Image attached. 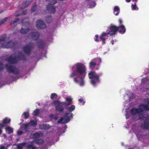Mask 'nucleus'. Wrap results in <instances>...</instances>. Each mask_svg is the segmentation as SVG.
Returning a JSON list of instances; mask_svg holds the SVG:
<instances>
[{
    "label": "nucleus",
    "mask_w": 149,
    "mask_h": 149,
    "mask_svg": "<svg viewBox=\"0 0 149 149\" xmlns=\"http://www.w3.org/2000/svg\"><path fill=\"white\" fill-rule=\"evenodd\" d=\"M72 70L73 72L70 75V78L76 76L85 75L86 74V68L84 64L78 63L72 67Z\"/></svg>",
    "instance_id": "1"
},
{
    "label": "nucleus",
    "mask_w": 149,
    "mask_h": 149,
    "mask_svg": "<svg viewBox=\"0 0 149 149\" xmlns=\"http://www.w3.org/2000/svg\"><path fill=\"white\" fill-rule=\"evenodd\" d=\"M75 109V106L72 105L69 107H67L66 109L68 110L70 112L65 113L64 116V118L62 117L58 121V123H68L70 120L71 118L73 117V115L70 112L73 111Z\"/></svg>",
    "instance_id": "2"
},
{
    "label": "nucleus",
    "mask_w": 149,
    "mask_h": 149,
    "mask_svg": "<svg viewBox=\"0 0 149 149\" xmlns=\"http://www.w3.org/2000/svg\"><path fill=\"white\" fill-rule=\"evenodd\" d=\"M102 74V73L97 74L94 71H91L89 73L88 76L90 82L94 86H95L97 84L100 82V77Z\"/></svg>",
    "instance_id": "3"
},
{
    "label": "nucleus",
    "mask_w": 149,
    "mask_h": 149,
    "mask_svg": "<svg viewBox=\"0 0 149 149\" xmlns=\"http://www.w3.org/2000/svg\"><path fill=\"white\" fill-rule=\"evenodd\" d=\"M6 36L3 35L0 37V44L1 47L3 48H13L15 46V43L12 40L6 42Z\"/></svg>",
    "instance_id": "4"
},
{
    "label": "nucleus",
    "mask_w": 149,
    "mask_h": 149,
    "mask_svg": "<svg viewBox=\"0 0 149 149\" xmlns=\"http://www.w3.org/2000/svg\"><path fill=\"white\" fill-rule=\"evenodd\" d=\"M52 103L55 106L56 111L60 112H63L64 110V107L66 106V104L65 102H60L58 100L54 101Z\"/></svg>",
    "instance_id": "5"
},
{
    "label": "nucleus",
    "mask_w": 149,
    "mask_h": 149,
    "mask_svg": "<svg viewBox=\"0 0 149 149\" xmlns=\"http://www.w3.org/2000/svg\"><path fill=\"white\" fill-rule=\"evenodd\" d=\"M49 3L47 6V10L50 13H54L56 11V7L53 5L57 3L56 0H46Z\"/></svg>",
    "instance_id": "6"
},
{
    "label": "nucleus",
    "mask_w": 149,
    "mask_h": 149,
    "mask_svg": "<svg viewBox=\"0 0 149 149\" xmlns=\"http://www.w3.org/2000/svg\"><path fill=\"white\" fill-rule=\"evenodd\" d=\"M5 67L8 72L16 74H19V70L17 69L15 66L10 65L8 64H6L5 65Z\"/></svg>",
    "instance_id": "7"
},
{
    "label": "nucleus",
    "mask_w": 149,
    "mask_h": 149,
    "mask_svg": "<svg viewBox=\"0 0 149 149\" xmlns=\"http://www.w3.org/2000/svg\"><path fill=\"white\" fill-rule=\"evenodd\" d=\"M34 47V43L30 42L28 44L23 47L22 49L24 52L27 54H29Z\"/></svg>",
    "instance_id": "8"
},
{
    "label": "nucleus",
    "mask_w": 149,
    "mask_h": 149,
    "mask_svg": "<svg viewBox=\"0 0 149 149\" xmlns=\"http://www.w3.org/2000/svg\"><path fill=\"white\" fill-rule=\"evenodd\" d=\"M101 60L100 58H96L93 59L89 63V68L91 70H93L94 69L96 66H98Z\"/></svg>",
    "instance_id": "9"
},
{
    "label": "nucleus",
    "mask_w": 149,
    "mask_h": 149,
    "mask_svg": "<svg viewBox=\"0 0 149 149\" xmlns=\"http://www.w3.org/2000/svg\"><path fill=\"white\" fill-rule=\"evenodd\" d=\"M116 26L111 24L109 27V30L108 32L107 33L110 36L115 35L116 32L118 31V29Z\"/></svg>",
    "instance_id": "10"
},
{
    "label": "nucleus",
    "mask_w": 149,
    "mask_h": 149,
    "mask_svg": "<svg viewBox=\"0 0 149 149\" xmlns=\"http://www.w3.org/2000/svg\"><path fill=\"white\" fill-rule=\"evenodd\" d=\"M40 36V34L38 32H33L29 33L28 37L34 40H37Z\"/></svg>",
    "instance_id": "11"
},
{
    "label": "nucleus",
    "mask_w": 149,
    "mask_h": 149,
    "mask_svg": "<svg viewBox=\"0 0 149 149\" xmlns=\"http://www.w3.org/2000/svg\"><path fill=\"white\" fill-rule=\"evenodd\" d=\"M37 28L39 29H44L45 28L46 26L45 23L42 20H38L36 23Z\"/></svg>",
    "instance_id": "12"
},
{
    "label": "nucleus",
    "mask_w": 149,
    "mask_h": 149,
    "mask_svg": "<svg viewBox=\"0 0 149 149\" xmlns=\"http://www.w3.org/2000/svg\"><path fill=\"white\" fill-rule=\"evenodd\" d=\"M131 113L132 115H135L137 114L138 115H141L142 110L141 108H133L130 110Z\"/></svg>",
    "instance_id": "13"
},
{
    "label": "nucleus",
    "mask_w": 149,
    "mask_h": 149,
    "mask_svg": "<svg viewBox=\"0 0 149 149\" xmlns=\"http://www.w3.org/2000/svg\"><path fill=\"white\" fill-rule=\"evenodd\" d=\"M7 61L9 63L11 64H16L18 61L17 58V56L16 57H13L12 56H9L7 58Z\"/></svg>",
    "instance_id": "14"
},
{
    "label": "nucleus",
    "mask_w": 149,
    "mask_h": 149,
    "mask_svg": "<svg viewBox=\"0 0 149 149\" xmlns=\"http://www.w3.org/2000/svg\"><path fill=\"white\" fill-rule=\"evenodd\" d=\"M74 81L77 83H78L79 82L80 86H82L84 85V78L82 77H75L74 79Z\"/></svg>",
    "instance_id": "15"
},
{
    "label": "nucleus",
    "mask_w": 149,
    "mask_h": 149,
    "mask_svg": "<svg viewBox=\"0 0 149 149\" xmlns=\"http://www.w3.org/2000/svg\"><path fill=\"white\" fill-rule=\"evenodd\" d=\"M140 104L139 105V108L142 109V112L144 111H149V104Z\"/></svg>",
    "instance_id": "16"
},
{
    "label": "nucleus",
    "mask_w": 149,
    "mask_h": 149,
    "mask_svg": "<svg viewBox=\"0 0 149 149\" xmlns=\"http://www.w3.org/2000/svg\"><path fill=\"white\" fill-rule=\"evenodd\" d=\"M141 127L143 129L149 130V118H147L145 120Z\"/></svg>",
    "instance_id": "17"
},
{
    "label": "nucleus",
    "mask_w": 149,
    "mask_h": 149,
    "mask_svg": "<svg viewBox=\"0 0 149 149\" xmlns=\"http://www.w3.org/2000/svg\"><path fill=\"white\" fill-rule=\"evenodd\" d=\"M10 119H8L7 118H5L3 120L2 123L0 122V126L1 127H4L6 126L5 125L10 123Z\"/></svg>",
    "instance_id": "18"
},
{
    "label": "nucleus",
    "mask_w": 149,
    "mask_h": 149,
    "mask_svg": "<svg viewBox=\"0 0 149 149\" xmlns=\"http://www.w3.org/2000/svg\"><path fill=\"white\" fill-rule=\"evenodd\" d=\"M45 45V43L44 42V40L42 39H39L38 40L37 45L39 49H43V48Z\"/></svg>",
    "instance_id": "19"
},
{
    "label": "nucleus",
    "mask_w": 149,
    "mask_h": 149,
    "mask_svg": "<svg viewBox=\"0 0 149 149\" xmlns=\"http://www.w3.org/2000/svg\"><path fill=\"white\" fill-rule=\"evenodd\" d=\"M107 33L103 32L100 36V39L102 42V44L104 45L105 43L106 37L108 35Z\"/></svg>",
    "instance_id": "20"
},
{
    "label": "nucleus",
    "mask_w": 149,
    "mask_h": 149,
    "mask_svg": "<svg viewBox=\"0 0 149 149\" xmlns=\"http://www.w3.org/2000/svg\"><path fill=\"white\" fill-rule=\"evenodd\" d=\"M117 27H118V31L120 33L123 34L125 33L126 31V29L124 25L122 24Z\"/></svg>",
    "instance_id": "21"
},
{
    "label": "nucleus",
    "mask_w": 149,
    "mask_h": 149,
    "mask_svg": "<svg viewBox=\"0 0 149 149\" xmlns=\"http://www.w3.org/2000/svg\"><path fill=\"white\" fill-rule=\"evenodd\" d=\"M32 0L31 1H26L25 2L23 3L21 5L20 7L23 9L27 7L31 3Z\"/></svg>",
    "instance_id": "22"
},
{
    "label": "nucleus",
    "mask_w": 149,
    "mask_h": 149,
    "mask_svg": "<svg viewBox=\"0 0 149 149\" xmlns=\"http://www.w3.org/2000/svg\"><path fill=\"white\" fill-rule=\"evenodd\" d=\"M50 127L49 125L46 124L40 125L39 126V128L40 130H47L49 129Z\"/></svg>",
    "instance_id": "23"
},
{
    "label": "nucleus",
    "mask_w": 149,
    "mask_h": 149,
    "mask_svg": "<svg viewBox=\"0 0 149 149\" xmlns=\"http://www.w3.org/2000/svg\"><path fill=\"white\" fill-rule=\"evenodd\" d=\"M30 125L28 123H25L22 125L23 128L25 130L26 132H28L29 131L30 128L29 127Z\"/></svg>",
    "instance_id": "24"
},
{
    "label": "nucleus",
    "mask_w": 149,
    "mask_h": 149,
    "mask_svg": "<svg viewBox=\"0 0 149 149\" xmlns=\"http://www.w3.org/2000/svg\"><path fill=\"white\" fill-rule=\"evenodd\" d=\"M28 123L30 126L31 125L33 127H36L37 124V121L33 120H31Z\"/></svg>",
    "instance_id": "25"
},
{
    "label": "nucleus",
    "mask_w": 149,
    "mask_h": 149,
    "mask_svg": "<svg viewBox=\"0 0 149 149\" xmlns=\"http://www.w3.org/2000/svg\"><path fill=\"white\" fill-rule=\"evenodd\" d=\"M17 58L18 61L21 59L22 61H26V58L25 56L23 54H22L20 56H17Z\"/></svg>",
    "instance_id": "26"
},
{
    "label": "nucleus",
    "mask_w": 149,
    "mask_h": 149,
    "mask_svg": "<svg viewBox=\"0 0 149 149\" xmlns=\"http://www.w3.org/2000/svg\"><path fill=\"white\" fill-rule=\"evenodd\" d=\"M34 141L36 143L39 145L42 144L43 143V140L42 139H34Z\"/></svg>",
    "instance_id": "27"
},
{
    "label": "nucleus",
    "mask_w": 149,
    "mask_h": 149,
    "mask_svg": "<svg viewBox=\"0 0 149 149\" xmlns=\"http://www.w3.org/2000/svg\"><path fill=\"white\" fill-rule=\"evenodd\" d=\"M29 30V28H27L26 29H24L22 28L20 30V32L23 34H26Z\"/></svg>",
    "instance_id": "28"
},
{
    "label": "nucleus",
    "mask_w": 149,
    "mask_h": 149,
    "mask_svg": "<svg viewBox=\"0 0 149 149\" xmlns=\"http://www.w3.org/2000/svg\"><path fill=\"white\" fill-rule=\"evenodd\" d=\"M40 136V134L38 132H36L33 134V139H37L39 138Z\"/></svg>",
    "instance_id": "29"
},
{
    "label": "nucleus",
    "mask_w": 149,
    "mask_h": 149,
    "mask_svg": "<svg viewBox=\"0 0 149 149\" xmlns=\"http://www.w3.org/2000/svg\"><path fill=\"white\" fill-rule=\"evenodd\" d=\"M26 143L23 142L18 144L17 147L18 149H22L24 146L26 145Z\"/></svg>",
    "instance_id": "30"
},
{
    "label": "nucleus",
    "mask_w": 149,
    "mask_h": 149,
    "mask_svg": "<svg viewBox=\"0 0 149 149\" xmlns=\"http://www.w3.org/2000/svg\"><path fill=\"white\" fill-rule=\"evenodd\" d=\"M66 101L67 102H68V103H66L65 105L66 106H69L72 104V99L69 97H67L66 98Z\"/></svg>",
    "instance_id": "31"
},
{
    "label": "nucleus",
    "mask_w": 149,
    "mask_h": 149,
    "mask_svg": "<svg viewBox=\"0 0 149 149\" xmlns=\"http://www.w3.org/2000/svg\"><path fill=\"white\" fill-rule=\"evenodd\" d=\"M40 110L39 109H37L33 112V115L34 116H38L40 113Z\"/></svg>",
    "instance_id": "32"
},
{
    "label": "nucleus",
    "mask_w": 149,
    "mask_h": 149,
    "mask_svg": "<svg viewBox=\"0 0 149 149\" xmlns=\"http://www.w3.org/2000/svg\"><path fill=\"white\" fill-rule=\"evenodd\" d=\"M5 130L6 131H8V133L10 134L13 132V130L9 126L6 127L5 128Z\"/></svg>",
    "instance_id": "33"
},
{
    "label": "nucleus",
    "mask_w": 149,
    "mask_h": 149,
    "mask_svg": "<svg viewBox=\"0 0 149 149\" xmlns=\"http://www.w3.org/2000/svg\"><path fill=\"white\" fill-rule=\"evenodd\" d=\"M120 10V9L119 7L117 6H115L114 9V12L115 13L116 12H117L115 14L116 15H118L119 13L118 11Z\"/></svg>",
    "instance_id": "34"
},
{
    "label": "nucleus",
    "mask_w": 149,
    "mask_h": 149,
    "mask_svg": "<svg viewBox=\"0 0 149 149\" xmlns=\"http://www.w3.org/2000/svg\"><path fill=\"white\" fill-rule=\"evenodd\" d=\"M19 18H16L15 19V20L11 21L10 22V25L12 26H13V25H14L18 21H19Z\"/></svg>",
    "instance_id": "35"
},
{
    "label": "nucleus",
    "mask_w": 149,
    "mask_h": 149,
    "mask_svg": "<svg viewBox=\"0 0 149 149\" xmlns=\"http://www.w3.org/2000/svg\"><path fill=\"white\" fill-rule=\"evenodd\" d=\"M37 5L35 4V3H34V5H33L31 9V10L32 12H34L36 10V9H37Z\"/></svg>",
    "instance_id": "36"
},
{
    "label": "nucleus",
    "mask_w": 149,
    "mask_h": 149,
    "mask_svg": "<svg viewBox=\"0 0 149 149\" xmlns=\"http://www.w3.org/2000/svg\"><path fill=\"white\" fill-rule=\"evenodd\" d=\"M46 20L47 23H51L52 21L51 16H50V17H47L46 18Z\"/></svg>",
    "instance_id": "37"
},
{
    "label": "nucleus",
    "mask_w": 149,
    "mask_h": 149,
    "mask_svg": "<svg viewBox=\"0 0 149 149\" xmlns=\"http://www.w3.org/2000/svg\"><path fill=\"white\" fill-rule=\"evenodd\" d=\"M8 17H5L3 19H2L0 22V26L1 25L3 24L5 22L7 21L8 20Z\"/></svg>",
    "instance_id": "38"
},
{
    "label": "nucleus",
    "mask_w": 149,
    "mask_h": 149,
    "mask_svg": "<svg viewBox=\"0 0 149 149\" xmlns=\"http://www.w3.org/2000/svg\"><path fill=\"white\" fill-rule=\"evenodd\" d=\"M132 9L133 10H134L137 9H138V8L136 6V3H135L134 4H132L131 5Z\"/></svg>",
    "instance_id": "39"
},
{
    "label": "nucleus",
    "mask_w": 149,
    "mask_h": 149,
    "mask_svg": "<svg viewBox=\"0 0 149 149\" xmlns=\"http://www.w3.org/2000/svg\"><path fill=\"white\" fill-rule=\"evenodd\" d=\"M23 114L24 116V118L25 119H27L29 117V114L28 112H24Z\"/></svg>",
    "instance_id": "40"
},
{
    "label": "nucleus",
    "mask_w": 149,
    "mask_h": 149,
    "mask_svg": "<svg viewBox=\"0 0 149 149\" xmlns=\"http://www.w3.org/2000/svg\"><path fill=\"white\" fill-rule=\"evenodd\" d=\"M28 148L30 149H36V147L32 144L29 145Z\"/></svg>",
    "instance_id": "41"
},
{
    "label": "nucleus",
    "mask_w": 149,
    "mask_h": 149,
    "mask_svg": "<svg viewBox=\"0 0 149 149\" xmlns=\"http://www.w3.org/2000/svg\"><path fill=\"white\" fill-rule=\"evenodd\" d=\"M57 95L55 93H52L51 94L50 98L53 99L55 97H57Z\"/></svg>",
    "instance_id": "42"
},
{
    "label": "nucleus",
    "mask_w": 149,
    "mask_h": 149,
    "mask_svg": "<svg viewBox=\"0 0 149 149\" xmlns=\"http://www.w3.org/2000/svg\"><path fill=\"white\" fill-rule=\"evenodd\" d=\"M96 5L94 1H93L91 4L89 5L90 8H92L94 7Z\"/></svg>",
    "instance_id": "43"
},
{
    "label": "nucleus",
    "mask_w": 149,
    "mask_h": 149,
    "mask_svg": "<svg viewBox=\"0 0 149 149\" xmlns=\"http://www.w3.org/2000/svg\"><path fill=\"white\" fill-rule=\"evenodd\" d=\"M3 63L0 62V72L3 70Z\"/></svg>",
    "instance_id": "44"
},
{
    "label": "nucleus",
    "mask_w": 149,
    "mask_h": 149,
    "mask_svg": "<svg viewBox=\"0 0 149 149\" xmlns=\"http://www.w3.org/2000/svg\"><path fill=\"white\" fill-rule=\"evenodd\" d=\"M80 102H82V104L84 105L85 103V102L83 101V99L82 98L79 99L78 100Z\"/></svg>",
    "instance_id": "45"
},
{
    "label": "nucleus",
    "mask_w": 149,
    "mask_h": 149,
    "mask_svg": "<svg viewBox=\"0 0 149 149\" xmlns=\"http://www.w3.org/2000/svg\"><path fill=\"white\" fill-rule=\"evenodd\" d=\"M95 40L96 42H98L99 41V40H98V36L96 34L95 36Z\"/></svg>",
    "instance_id": "46"
},
{
    "label": "nucleus",
    "mask_w": 149,
    "mask_h": 149,
    "mask_svg": "<svg viewBox=\"0 0 149 149\" xmlns=\"http://www.w3.org/2000/svg\"><path fill=\"white\" fill-rule=\"evenodd\" d=\"M23 134V132L20 131H18L17 132V134L18 135H20Z\"/></svg>",
    "instance_id": "47"
},
{
    "label": "nucleus",
    "mask_w": 149,
    "mask_h": 149,
    "mask_svg": "<svg viewBox=\"0 0 149 149\" xmlns=\"http://www.w3.org/2000/svg\"><path fill=\"white\" fill-rule=\"evenodd\" d=\"M27 11V10H26L25 11H23L22 12V13L23 14V15H25L26 14Z\"/></svg>",
    "instance_id": "48"
},
{
    "label": "nucleus",
    "mask_w": 149,
    "mask_h": 149,
    "mask_svg": "<svg viewBox=\"0 0 149 149\" xmlns=\"http://www.w3.org/2000/svg\"><path fill=\"white\" fill-rule=\"evenodd\" d=\"M118 22L120 24H121L123 22L122 20L121 19H119L118 20Z\"/></svg>",
    "instance_id": "49"
},
{
    "label": "nucleus",
    "mask_w": 149,
    "mask_h": 149,
    "mask_svg": "<svg viewBox=\"0 0 149 149\" xmlns=\"http://www.w3.org/2000/svg\"><path fill=\"white\" fill-rule=\"evenodd\" d=\"M3 127H1V126H0V135L2 133V128Z\"/></svg>",
    "instance_id": "50"
},
{
    "label": "nucleus",
    "mask_w": 149,
    "mask_h": 149,
    "mask_svg": "<svg viewBox=\"0 0 149 149\" xmlns=\"http://www.w3.org/2000/svg\"><path fill=\"white\" fill-rule=\"evenodd\" d=\"M5 147L3 146H1L0 147V149H4Z\"/></svg>",
    "instance_id": "51"
},
{
    "label": "nucleus",
    "mask_w": 149,
    "mask_h": 149,
    "mask_svg": "<svg viewBox=\"0 0 149 149\" xmlns=\"http://www.w3.org/2000/svg\"><path fill=\"white\" fill-rule=\"evenodd\" d=\"M125 116H126V118L127 119H128L129 117V116L128 114H126V115Z\"/></svg>",
    "instance_id": "52"
},
{
    "label": "nucleus",
    "mask_w": 149,
    "mask_h": 149,
    "mask_svg": "<svg viewBox=\"0 0 149 149\" xmlns=\"http://www.w3.org/2000/svg\"><path fill=\"white\" fill-rule=\"evenodd\" d=\"M131 1V0H126V1L127 2H130Z\"/></svg>",
    "instance_id": "53"
},
{
    "label": "nucleus",
    "mask_w": 149,
    "mask_h": 149,
    "mask_svg": "<svg viewBox=\"0 0 149 149\" xmlns=\"http://www.w3.org/2000/svg\"><path fill=\"white\" fill-rule=\"evenodd\" d=\"M111 43L112 44V45H113L114 44V41L113 40H112L111 41Z\"/></svg>",
    "instance_id": "54"
},
{
    "label": "nucleus",
    "mask_w": 149,
    "mask_h": 149,
    "mask_svg": "<svg viewBox=\"0 0 149 149\" xmlns=\"http://www.w3.org/2000/svg\"><path fill=\"white\" fill-rule=\"evenodd\" d=\"M11 78H12V79H15V78L13 77V76H11Z\"/></svg>",
    "instance_id": "55"
},
{
    "label": "nucleus",
    "mask_w": 149,
    "mask_h": 149,
    "mask_svg": "<svg viewBox=\"0 0 149 149\" xmlns=\"http://www.w3.org/2000/svg\"><path fill=\"white\" fill-rule=\"evenodd\" d=\"M24 20V19H23L22 20V24H23V25H24V23H23Z\"/></svg>",
    "instance_id": "56"
},
{
    "label": "nucleus",
    "mask_w": 149,
    "mask_h": 149,
    "mask_svg": "<svg viewBox=\"0 0 149 149\" xmlns=\"http://www.w3.org/2000/svg\"><path fill=\"white\" fill-rule=\"evenodd\" d=\"M138 0H132V1H135V2H137Z\"/></svg>",
    "instance_id": "57"
},
{
    "label": "nucleus",
    "mask_w": 149,
    "mask_h": 149,
    "mask_svg": "<svg viewBox=\"0 0 149 149\" xmlns=\"http://www.w3.org/2000/svg\"><path fill=\"white\" fill-rule=\"evenodd\" d=\"M29 24V22H27L26 23H25V24Z\"/></svg>",
    "instance_id": "58"
},
{
    "label": "nucleus",
    "mask_w": 149,
    "mask_h": 149,
    "mask_svg": "<svg viewBox=\"0 0 149 149\" xmlns=\"http://www.w3.org/2000/svg\"><path fill=\"white\" fill-rule=\"evenodd\" d=\"M90 0H86V1H90Z\"/></svg>",
    "instance_id": "59"
},
{
    "label": "nucleus",
    "mask_w": 149,
    "mask_h": 149,
    "mask_svg": "<svg viewBox=\"0 0 149 149\" xmlns=\"http://www.w3.org/2000/svg\"><path fill=\"white\" fill-rule=\"evenodd\" d=\"M147 103L149 104V101H148Z\"/></svg>",
    "instance_id": "60"
},
{
    "label": "nucleus",
    "mask_w": 149,
    "mask_h": 149,
    "mask_svg": "<svg viewBox=\"0 0 149 149\" xmlns=\"http://www.w3.org/2000/svg\"><path fill=\"white\" fill-rule=\"evenodd\" d=\"M18 16V15H16L15 16H16V17H17V16Z\"/></svg>",
    "instance_id": "61"
},
{
    "label": "nucleus",
    "mask_w": 149,
    "mask_h": 149,
    "mask_svg": "<svg viewBox=\"0 0 149 149\" xmlns=\"http://www.w3.org/2000/svg\"><path fill=\"white\" fill-rule=\"evenodd\" d=\"M38 105L40 106V103H38Z\"/></svg>",
    "instance_id": "62"
},
{
    "label": "nucleus",
    "mask_w": 149,
    "mask_h": 149,
    "mask_svg": "<svg viewBox=\"0 0 149 149\" xmlns=\"http://www.w3.org/2000/svg\"><path fill=\"white\" fill-rule=\"evenodd\" d=\"M4 136H6V135L5 134H4Z\"/></svg>",
    "instance_id": "63"
},
{
    "label": "nucleus",
    "mask_w": 149,
    "mask_h": 149,
    "mask_svg": "<svg viewBox=\"0 0 149 149\" xmlns=\"http://www.w3.org/2000/svg\"><path fill=\"white\" fill-rule=\"evenodd\" d=\"M139 119H140V117H139Z\"/></svg>",
    "instance_id": "64"
}]
</instances>
